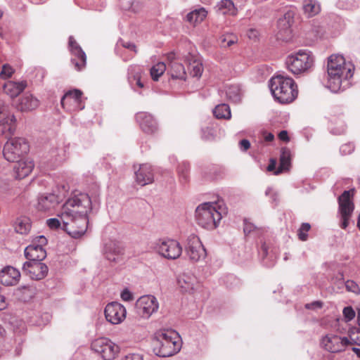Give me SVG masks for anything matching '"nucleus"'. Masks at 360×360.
<instances>
[{"label": "nucleus", "instance_id": "nucleus-1", "mask_svg": "<svg viewBox=\"0 0 360 360\" xmlns=\"http://www.w3.org/2000/svg\"><path fill=\"white\" fill-rule=\"evenodd\" d=\"M91 210V200L86 193H79L69 198L58 214L63 222V229L72 237L79 238L86 231L88 213Z\"/></svg>", "mask_w": 360, "mask_h": 360}, {"label": "nucleus", "instance_id": "nucleus-2", "mask_svg": "<svg viewBox=\"0 0 360 360\" xmlns=\"http://www.w3.org/2000/svg\"><path fill=\"white\" fill-rule=\"evenodd\" d=\"M354 68L339 54H333L327 62V85L334 92L341 89L342 84L353 76Z\"/></svg>", "mask_w": 360, "mask_h": 360}, {"label": "nucleus", "instance_id": "nucleus-3", "mask_svg": "<svg viewBox=\"0 0 360 360\" xmlns=\"http://www.w3.org/2000/svg\"><path fill=\"white\" fill-rule=\"evenodd\" d=\"M269 87L275 100L283 104L292 102L298 94L295 82L289 77L281 75L270 79Z\"/></svg>", "mask_w": 360, "mask_h": 360}, {"label": "nucleus", "instance_id": "nucleus-4", "mask_svg": "<svg viewBox=\"0 0 360 360\" xmlns=\"http://www.w3.org/2000/svg\"><path fill=\"white\" fill-rule=\"evenodd\" d=\"M225 213V208L219 202H205L196 208L195 218L200 226L212 230L217 228Z\"/></svg>", "mask_w": 360, "mask_h": 360}, {"label": "nucleus", "instance_id": "nucleus-5", "mask_svg": "<svg viewBox=\"0 0 360 360\" xmlns=\"http://www.w3.org/2000/svg\"><path fill=\"white\" fill-rule=\"evenodd\" d=\"M178 333L172 330H160L155 334L154 351L159 356H171L180 349Z\"/></svg>", "mask_w": 360, "mask_h": 360}, {"label": "nucleus", "instance_id": "nucleus-6", "mask_svg": "<svg viewBox=\"0 0 360 360\" xmlns=\"http://www.w3.org/2000/svg\"><path fill=\"white\" fill-rule=\"evenodd\" d=\"M288 70L293 75L308 72L314 65V56L311 52L300 50L289 55L285 60Z\"/></svg>", "mask_w": 360, "mask_h": 360}, {"label": "nucleus", "instance_id": "nucleus-7", "mask_svg": "<svg viewBox=\"0 0 360 360\" xmlns=\"http://www.w3.org/2000/svg\"><path fill=\"white\" fill-rule=\"evenodd\" d=\"M29 151V145L24 138L14 137L8 139L3 149V155L8 162L17 161Z\"/></svg>", "mask_w": 360, "mask_h": 360}, {"label": "nucleus", "instance_id": "nucleus-8", "mask_svg": "<svg viewBox=\"0 0 360 360\" xmlns=\"http://www.w3.org/2000/svg\"><path fill=\"white\" fill-rule=\"evenodd\" d=\"M91 349L103 360H113L120 352V347L107 338H98L92 341Z\"/></svg>", "mask_w": 360, "mask_h": 360}, {"label": "nucleus", "instance_id": "nucleus-9", "mask_svg": "<svg viewBox=\"0 0 360 360\" xmlns=\"http://www.w3.org/2000/svg\"><path fill=\"white\" fill-rule=\"evenodd\" d=\"M46 244L47 239L44 236L34 238L25 250V256L28 259L27 262H41L46 257V252L44 248Z\"/></svg>", "mask_w": 360, "mask_h": 360}, {"label": "nucleus", "instance_id": "nucleus-10", "mask_svg": "<svg viewBox=\"0 0 360 360\" xmlns=\"http://www.w3.org/2000/svg\"><path fill=\"white\" fill-rule=\"evenodd\" d=\"M352 194L350 191H345L338 198L339 212L341 217L340 227L345 229L354 210L352 200Z\"/></svg>", "mask_w": 360, "mask_h": 360}, {"label": "nucleus", "instance_id": "nucleus-11", "mask_svg": "<svg viewBox=\"0 0 360 360\" xmlns=\"http://www.w3.org/2000/svg\"><path fill=\"white\" fill-rule=\"evenodd\" d=\"M158 252L168 259H176L182 253V247L180 243L172 239L160 240L157 244Z\"/></svg>", "mask_w": 360, "mask_h": 360}, {"label": "nucleus", "instance_id": "nucleus-12", "mask_svg": "<svg viewBox=\"0 0 360 360\" xmlns=\"http://www.w3.org/2000/svg\"><path fill=\"white\" fill-rule=\"evenodd\" d=\"M186 251L189 259L195 262L204 259L206 256V250L200 238L194 235L188 238Z\"/></svg>", "mask_w": 360, "mask_h": 360}, {"label": "nucleus", "instance_id": "nucleus-13", "mask_svg": "<svg viewBox=\"0 0 360 360\" xmlns=\"http://www.w3.org/2000/svg\"><path fill=\"white\" fill-rule=\"evenodd\" d=\"M136 307L139 313L144 318H149L153 313L158 311L159 304L153 295H143L138 299Z\"/></svg>", "mask_w": 360, "mask_h": 360}, {"label": "nucleus", "instance_id": "nucleus-14", "mask_svg": "<svg viewBox=\"0 0 360 360\" xmlns=\"http://www.w3.org/2000/svg\"><path fill=\"white\" fill-rule=\"evenodd\" d=\"M104 313L108 322L112 324H119L125 319L127 311L120 303L112 302L106 305Z\"/></svg>", "mask_w": 360, "mask_h": 360}, {"label": "nucleus", "instance_id": "nucleus-15", "mask_svg": "<svg viewBox=\"0 0 360 360\" xmlns=\"http://www.w3.org/2000/svg\"><path fill=\"white\" fill-rule=\"evenodd\" d=\"M82 91L77 89L67 92L61 99V105L69 112L82 110Z\"/></svg>", "mask_w": 360, "mask_h": 360}, {"label": "nucleus", "instance_id": "nucleus-16", "mask_svg": "<svg viewBox=\"0 0 360 360\" xmlns=\"http://www.w3.org/2000/svg\"><path fill=\"white\" fill-rule=\"evenodd\" d=\"M23 272L32 280L39 281L44 278L48 274L47 266L40 262H26L22 266Z\"/></svg>", "mask_w": 360, "mask_h": 360}, {"label": "nucleus", "instance_id": "nucleus-17", "mask_svg": "<svg viewBox=\"0 0 360 360\" xmlns=\"http://www.w3.org/2000/svg\"><path fill=\"white\" fill-rule=\"evenodd\" d=\"M349 344L347 338H341L338 335H328L322 339V345L330 352L335 353L345 349Z\"/></svg>", "mask_w": 360, "mask_h": 360}, {"label": "nucleus", "instance_id": "nucleus-18", "mask_svg": "<svg viewBox=\"0 0 360 360\" xmlns=\"http://www.w3.org/2000/svg\"><path fill=\"white\" fill-rule=\"evenodd\" d=\"M16 119L9 111V108L0 100V126L10 134H13L15 129Z\"/></svg>", "mask_w": 360, "mask_h": 360}, {"label": "nucleus", "instance_id": "nucleus-19", "mask_svg": "<svg viewBox=\"0 0 360 360\" xmlns=\"http://www.w3.org/2000/svg\"><path fill=\"white\" fill-rule=\"evenodd\" d=\"M136 119L144 133L152 134L158 130L157 123L151 115L140 112L136 114Z\"/></svg>", "mask_w": 360, "mask_h": 360}, {"label": "nucleus", "instance_id": "nucleus-20", "mask_svg": "<svg viewBox=\"0 0 360 360\" xmlns=\"http://www.w3.org/2000/svg\"><path fill=\"white\" fill-rule=\"evenodd\" d=\"M20 278V271L13 266H7L0 271V283L4 285H15L19 282Z\"/></svg>", "mask_w": 360, "mask_h": 360}, {"label": "nucleus", "instance_id": "nucleus-21", "mask_svg": "<svg viewBox=\"0 0 360 360\" xmlns=\"http://www.w3.org/2000/svg\"><path fill=\"white\" fill-rule=\"evenodd\" d=\"M169 62V72L173 79L186 80V72L184 65L177 61L176 54L173 52L167 56Z\"/></svg>", "mask_w": 360, "mask_h": 360}, {"label": "nucleus", "instance_id": "nucleus-22", "mask_svg": "<svg viewBox=\"0 0 360 360\" xmlns=\"http://www.w3.org/2000/svg\"><path fill=\"white\" fill-rule=\"evenodd\" d=\"M135 175L136 181L142 186L152 184L154 181L153 169L148 164L141 165L135 172Z\"/></svg>", "mask_w": 360, "mask_h": 360}, {"label": "nucleus", "instance_id": "nucleus-23", "mask_svg": "<svg viewBox=\"0 0 360 360\" xmlns=\"http://www.w3.org/2000/svg\"><path fill=\"white\" fill-rule=\"evenodd\" d=\"M34 167V162L31 160L27 159L17 161L13 167L15 178L22 179L27 177L30 174Z\"/></svg>", "mask_w": 360, "mask_h": 360}, {"label": "nucleus", "instance_id": "nucleus-24", "mask_svg": "<svg viewBox=\"0 0 360 360\" xmlns=\"http://www.w3.org/2000/svg\"><path fill=\"white\" fill-rule=\"evenodd\" d=\"M59 200L58 196L53 193L42 195L38 198L37 208L40 211H49L56 207Z\"/></svg>", "mask_w": 360, "mask_h": 360}, {"label": "nucleus", "instance_id": "nucleus-25", "mask_svg": "<svg viewBox=\"0 0 360 360\" xmlns=\"http://www.w3.org/2000/svg\"><path fill=\"white\" fill-rule=\"evenodd\" d=\"M39 105V101L37 98L32 94H25L20 98L16 108L21 112H30L37 109Z\"/></svg>", "mask_w": 360, "mask_h": 360}, {"label": "nucleus", "instance_id": "nucleus-26", "mask_svg": "<svg viewBox=\"0 0 360 360\" xmlns=\"http://www.w3.org/2000/svg\"><path fill=\"white\" fill-rule=\"evenodd\" d=\"M27 86V83L25 80L20 82L8 81L4 84L3 89L6 94L13 98L22 93Z\"/></svg>", "mask_w": 360, "mask_h": 360}, {"label": "nucleus", "instance_id": "nucleus-27", "mask_svg": "<svg viewBox=\"0 0 360 360\" xmlns=\"http://www.w3.org/2000/svg\"><path fill=\"white\" fill-rule=\"evenodd\" d=\"M188 62V70L192 77L199 79L204 70L203 65L200 59L195 56L189 55L187 57Z\"/></svg>", "mask_w": 360, "mask_h": 360}, {"label": "nucleus", "instance_id": "nucleus-28", "mask_svg": "<svg viewBox=\"0 0 360 360\" xmlns=\"http://www.w3.org/2000/svg\"><path fill=\"white\" fill-rule=\"evenodd\" d=\"M280 164L278 168L274 172L276 175L283 171L289 170L291 165V153L289 148H282L280 155Z\"/></svg>", "mask_w": 360, "mask_h": 360}, {"label": "nucleus", "instance_id": "nucleus-29", "mask_svg": "<svg viewBox=\"0 0 360 360\" xmlns=\"http://www.w3.org/2000/svg\"><path fill=\"white\" fill-rule=\"evenodd\" d=\"M207 11L205 8L195 9L186 15V20L193 26L200 24L207 17Z\"/></svg>", "mask_w": 360, "mask_h": 360}, {"label": "nucleus", "instance_id": "nucleus-30", "mask_svg": "<svg viewBox=\"0 0 360 360\" xmlns=\"http://www.w3.org/2000/svg\"><path fill=\"white\" fill-rule=\"evenodd\" d=\"M302 9L307 17L311 18L320 13L321 6L316 0H304Z\"/></svg>", "mask_w": 360, "mask_h": 360}, {"label": "nucleus", "instance_id": "nucleus-31", "mask_svg": "<svg viewBox=\"0 0 360 360\" xmlns=\"http://www.w3.org/2000/svg\"><path fill=\"white\" fill-rule=\"evenodd\" d=\"M122 253L123 248L116 242L111 241L105 246V254L106 258L110 261H115V256Z\"/></svg>", "mask_w": 360, "mask_h": 360}, {"label": "nucleus", "instance_id": "nucleus-32", "mask_svg": "<svg viewBox=\"0 0 360 360\" xmlns=\"http://www.w3.org/2000/svg\"><path fill=\"white\" fill-rule=\"evenodd\" d=\"M195 279L187 274H181L178 278V285L184 292H191L193 290Z\"/></svg>", "mask_w": 360, "mask_h": 360}, {"label": "nucleus", "instance_id": "nucleus-33", "mask_svg": "<svg viewBox=\"0 0 360 360\" xmlns=\"http://www.w3.org/2000/svg\"><path fill=\"white\" fill-rule=\"evenodd\" d=\"M71 63L77 71L82 70L86 64V56L84 51H81V53H72Z\"/></svg>", "mask_w": 360, "mask_h": 360}, {"label": "nucleus", "instance_id": "nucleus-34", "mask_svg": "<svg viewBox=\"0 0 360 360\" xmlns=\"http://www.w3.org/2000/svg\"><path fill=\"white\" fill-rule=\"evenodd\" d=\"M226 95L228 100L233 103H238L241 100L240 89L238 85H230L226 89Z\"/></svg>", "mask_w": 360, "mask_h": 360}, {"label": "nucleus", "instance_id": "nucleus-35", "mask_svg": "<svg viewBox=\"0 0 360 360\" xmlns=\"http://www.w3.org/2000/svg\"><path fill=\"white\" fill-rule=\"evenodd\" d=\"M218 11L223 15H235L236 9L231 0H222L217 5Z\"/></svg>", "mask_w": 360, "mask_h": 360}, {"label": "nucleus", "instance_id": "nucleus-36", "mask_svg": "<svg viewBox=\"0 0 360 360\" xmlns=\"http://www.w3.org/2000/svg\"><path fill=\"white\" fill-rule=\"evenodd\" d=\"M219 44L223 48L231 47L238 43V38L237 35L233 33H225L219 37Z\"/></svg>", "mask_w": 360, "mask_h": 360}, {"label": "nucleus", "instance_id": "nucleus-37", "mask_svg": "<svg viewBox=\"0 0 360 360\" xmlns=\"http://www.w3.org/2000/svg\"><path fill=\"white\" fill-rule=\"evenodd\" d=\"M214 116L218 119H230L231 110L227 104L223 103L215 107L214 111Z\"/></svg>", "mask_w": 360, "mask_h": 360}, {"label": "nucleus", "instance_id": "nucleus-38", "mask_svg": "<svg viewBox=\"0 0 360 360\" xmlns=\"http://www.w3.org/2000/svg\"><path fill=\"white\" fill-rule=\"evenodd\" d=\"M31 228V224L27 219H18L15 221V230L20 234L27 233Z\"/></svg>", "mask_w": 360, "mask_h": 360}, {"label": "nucleus", "instance_id": "nucleus-39", "mask_svg": "<svg viewBox=\"0 0 360 360\" xmlns=\"http://www.w3.org/2000/svg\"><path fill=\"white\" fill-rule=\"evenodd\" d=\"M166 65L160 62L153 65L150 69V75L153 80L157 81L158 78L165 72Z\"/></svg>", "mask_w": 360, "mask_h": 360}, {"label": "nucleus", "instance_id": "nucleus-40", "mask_svg": "<svg viewBox=\"0 0 360 360\" xmlns=\"http://www.w3.org/2000/svg\"><path fill=\"white\" fill-rule=\"evenodd\" d=\"M190 166L188 164L183 162L178 167V174L179 179L184 183L188 181Z\"/></svg>", "mask_w": 360, "mask_h": 360}, {"label": "nucleus", "instance_id": "nucleus-41", "mask_svg": "<svg viewBox=\"0 0 360 360\" xmlns=\"http://www.w3.org/2000/svg\"><path fill=\"white\" fill-rule=\"evenodd\" d=\"M311 225L309 223H303L298 230L297 236L300 240L305 241L308 238L307 232L310 230Z\"/></svg>", "mask_w": 360, "mask_h": 360}, {"label": "nucleus", "instance_id": "nucleus-42", "mask_svg": "<svg viewBox=\"0 0 360 360\" xmlns=\"http://www.w3.org/2000/svg\"><path fill=\"white\" fill-rule=\"evenodd\" d=\"M15 293L16 295L21 296L22 298H27L31 297L32 290L30 285H21L16 288Z\"/></svg>", "mask_w": 360, "mask_h": 360}, {"label": "nucleus", "instance_id": "nucleus-43", "mask_svg": "<svg viewBox=\"0 0 360 360\" xmlns=\"http://www.w3.org/2000/svg\"><path fill=\"white\" fill-rule=\"evenodd\" d=\"M14 69L8 64H4L2 66V69L0 72V78L6 79L10 78L14 73Z\"/></svg>", "mask_w": 360, "mask_h": 360}, {"label": "nucleus", "instance_id": "nucleus-44", "mask_svg": "<svg viewBox=\"0 0 360 360\" xmlns=\"http://www.w3.org/2000/svg\"><path fill=\"white\" fill-rule=\"evenodd\" d=\"M345 288L349 292H354L356 295L360 294V288L359 285L352 280H347L345 282Z\"/></svg>", "mask_w": 360, "mask_h": 360}, {"label": "nucleus", "instance_id": "nucleus-45", "mask_svg": "<svg viewBox=\"0 0 360 360\" xmlns=\"http://www.w3.org/2000/svg\"><path fill=\"white\" fill-rule=\"evenodd\" d=\"M281 24H283V25L285 26V28L283 30V32L285 35V37H283V35H282V31L280 30L279 32H278V37L280 39H286L287 37H290V34H291V30L290 28V24L288 22H286L285 20H280L279 21V25H281Z\"/></svg>", "mask_w": 360, "mask_h": 360}, {"label": "nucleus", "instance_id": "nucleus-46", "mask_svg": "<svg viewBox=\"0 0 360 360\" xmlns=\"http://www.w3.org/2000/svg\"><path fill=\"white\" fill-rule=\"evenodd\" d=\"M69 47H70L71 54H72L74 53H81V51H82L80 46L77 44V42L76 41L75 38L72 36L69 37Z\"/></svg>", "mask_w": 360, "mask_h": 360}, {"label": "nucleus", "instance_id": "nucleus-47", "mask_svg": "<svg viewBox=\"0 0 360 360\" xmlns=\"http://www.w3.org/2000/svg\"><path fill=\"white\" fill-rule=\"evenodd\" d=\"M63 224L61 219L58 218H52L46 221L47 226L51 229H56L61 226Z\"/></svg>", "mask_w": 360, "mask_h": 360}, {"label": "nucleus", "instance_id": "nucleus-48", "mask_svg": "<svg viewBox=\"0 0 360 360\" xmlns=\"http://www.w3.org/2000/svg\"><path fill=\"white\" fill-rule=\"evenodd\" d=\"M354 150V146L351 143L343 144L340 147V152L342 155H347L351 154Z\"/></svg>", "mask_w": 360, "mask_h": 360}, {"label": "nucleus", "instance_id": "nucleus-49", "mask_svg": "<svg viewBox=\"0 0 360 360\" xmlns=\"http://www.w3.org/2000/svg\"><path fill=\"white\" fill-rule=\"evenodd\" d=\"M342 312L347 321H351L355 317V311L352 307H345Z\"/></svg>", "mask_w": 360, "mask_h": 360}, {"label": "nucleus", "instance_id": "nucleus-50", "mask_svg": "<svg viewBox=\"0 0 360 360\" xmlns=\"http://www.w3.org/2000/svg\"><path fill=\"white\" fill-rule=\"evenodd\" d=\"M123 8L125 10H129L134 13H138L141 9V5L138 1H134L131 3L130 6H122Z\"/></svg>", "mask_w": 360, "mask_h": 360}, {"label": "nucleus", "instance_id": "nucleus-51", "mask_svg": "<svg viewBox=\"0 0 360 360\" xmlns=\"http://www.w3.org/2000/svg\"><path fill=\"white\" fill-rule=\"evenodd\" d=\"M120 360H143V356L139 354H129L123 356Z\"/></svg>", "mask_w": 360, "mask_h": 360}, {"label": "nucleus", "instance_id": "nucleus-52", "mask_svg": "<svg viewBox=\"0 0 360 360\" xmlns=\"http://www.w3.org/2000/svg\"><path fill=\"white\" fill-rule=\"evenodd\" d=\"M323 307V302L321 301H314L311 303L307 304L305 307L308 309H320Z\"/></svg>", "mask_w": 360, "mask_h": 360}, {"label": "nucleus", "instance_id": "nucleus-53", "mask_svg": "<svg viewBox=\"0 0 360 360\" xmlns=\"http://www.w3.org/2000/svg\"><path fill=\"white\" fill-rule=\"evenodd\" d=\"M240 148L242 150L246 151L250 148V143L247 139H243L239 143Z\"/></svg>", "mask_w": 360, "mask_h": 360}, {"label": "nucleus", "instance_id": "nucleus-54", "mask_svg": "<svg viewBox=\"0 0 360 360\" xmlns=\"http://www.w3.org/2000/svg\"><path fill=\"white\" fill-rule=\"evenodd\" d=\"M121 297L124 301H130L133 298L132 295L127 290H124V291H122V292L121 293Z\"/></svg>", "mask_w": 360, "mask_h": 360}, {"label": "nucleus", "instance_id": "nucleus-55", "mask_svg": "<svg viewBox=\"0 0 360 360\" xmlns=\"http://www.w3.org/2000/svg\"><path fill=\"white\" fill-rule=\"evenodd\" d=\"M122 46L124 48H127L131 51H133L134 53H137L136 46L134 44H132L130 42H125V43H123Z\"/></svg>", "mask_w": 360, "mask_h": 360}, {"label": "nucleus", "instance_id": "nucleus-56", "mask_svg": "<svg viewBox=\"0 0 360 360\" xmlns=\"http://www.w3.org/2000/svg\"><path fill=\"white\" fill-rule=\"evenodd\" d=\"M278 138L281 140V141H289V137H288V132L285 130L283 131H281L279 134H278Z\"/></svg>", "mask_w": 360, "mask_h": 360}, {"label": "nucleus", "instance_id": "nucleus-57", "mask_svg": "<svg viewBox=\"0 0 360 360\" xmlns=\"http://www.w3.org/2000/svg\"><path fill=\"white\" fill-rule=\"evenodd\" d=\"M7 307V302L4 295L0 294V310L6 309Z\"/></svg>", "mask_w": 360, "mask_h": 360}, {"label": "nucleus", "instance_id": "nucleus-58", "mask_svg": "<svg viewBox=\"0 0 360 360\" xmlns=\"http://www.w3.org/2000/svg\"><path fill=\"white\" fill-rule=\"evenodd\" d=\"M276 161L275 160H271L269 165H268L267 170L271 172L276 169Z\"/></svg>", "mask_w": 360, "mask_h": 360}, {"label": "nucleus", "instance_id": "nucleus-59", "mask_svg": "<svg viewBox=\"0 0 360 360\" xmlns=\"http://www.w3.org/2000/svg\"><path fill=\"white\" fill-rule=\"evenodd\" d=\"M134 79L136 80V85L139 88H143V84L141 82L139 76H138V75L137 76H134Z\"/></svg>", "mask_w": 360, "mask_h": 360}, {"label": "nucleus", "instance_id": "nucleus-60", "mask_svg": "<svg viewBox=\"0 0 360 360\" xmlns=\"http://www.w3.org/2000/svg\"><path fill=\"white\" fill-rule=\"evenodd\" d=\"M264 139H265V141H273V140H274V134H271V133H269V134H267L265 136Z\"/></svg>", "mask_w": 360, "mask_h": 360}, {"label": "nucleus", "instance_id": "nucleus-61", "mask_svg": "<svg viewBox=\"0 0 360 360\" xmlns=\"http://www.w3.org/2000/svg\"><path fill=\"white\" fill-rule=\"evenodd\" d=\"M5 334H6L5 329L0 325V341L4 339Z\"/></svg>", "mask_w": 360, "mask_h": 360}, {"label": "nucleus", "instance_id": "nucleus-62", "mask_svg": "<svg viewBox=\"0 0 360 360\" xmlns=\"http://www.w3.org/2000/svg\"><path fill=\"white\" fill-rule=\"evenodd\" d=\"M257 32L255 30H250L249 31V37H257Z\"/></svg>", "mask_w": 360, "mask_h": 360}, {"label": "nucleus", "instance_id": "nucleus-63", "mask_svg": "<svg viewBox=\"0 0 360 360\" xmlns=\"http://www.w3.org/2000/svg\"><path fill=\"white\" fill-rule=\"evenodd\" d=\"M357 227H358V228L359 229V230H360V214H359V218H358Z\"/></svg>", "mask_w": 360, "mask_h": 360}, {"label": "nucleus", "instance_id": "nucleus-64", "mask_svg": "<svg viewBox=\"0 0 360 360\" xmlns=\"http://www.w3.org/2000/svg\"><path fill=\"white\" fill-rule=\"evenodd\" d=\"M357 354H358L359 356H360V350H358Z\"/></svg>", "mask_w": 360, "mask_h": 360}]
</instances>
